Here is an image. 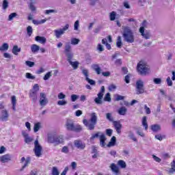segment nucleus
Masks as SVG:
<instances>
[{
  "label": "nucleus",
  "instance_id": "29",
  "mask_svg": "<svg viewBox=\"0 0 175 175\" xmlns=\"http://www.w3.org/2000/svg\"><path fill=\"white\" fill-rule=\"evenodd\" d=\"M80 43V40L79 38H71V43H70V46H76Z\"/></svg>",
  "mask_w": 175,
  "mask_h": 175
},
{
  "label": "nucleus",
  "instance_id": "54",
  "mask_svg": "<svg viewBox=\"0 0 175 175\" xmlns=\"http://www.w3.org/2000/svg\"><path fill=\"white\" fill-rule=\"evenodd\" d=\"M152 157L154 161H155V162H158L159 163H160V162L162 161V159H161V158L157 157L155 154H152Z\"/></svg>",
  "mask_w": 175,
  "mask_h": 175
},
{
  "label": "nucleus",
  "instance_id": "11",
  "mask_svg": "<svg viewBox=\"0 0 175 175\" xmlns=\"http://www.w3.org/2000/svg\"><path fill=\"white\" fill-rule=\"evenodd\" d=\"M74 146L78 148V150H84L85 148V143L80 139H76L74 141Z\"/></svg>",
  "mask_w": 175,
  "mask_h": 175
},
{
  "label": "nucleus",
  "instance_id": "18",
  "mask_svg": "<svg viewBox=\"0 0 175 175\" xmlns=\"http://www.w3.org/2000/svg\"><path fill=\"white\" fill-rule=\"evenodd\" d=\"M62 143H64V136H57L55 135V144H62Z\"/></svg>",
  "mask_w": 175,
  "mask_h": 175
},
{
  "label": "nucleus",
  "instance_id": "7",
  "mask_svg": "<svg viewBox=\"0 0 175 175\" xmlns=\"http://www.w3.org/2000/svg\"><path fill=\"white\" fill-rule=\"evenodd\" d=\"M33 151L38 158H40V157H42V152L43 151V148L39 144V141L38 139H36L34 142V148L33 149Z\"/></svg>",
  "mask_w": 175,
  "mask_h": 175
},
{
  "label": "nucleus",
  "instance_id": "16",
  "mask_svg": "<svg viewBox=\"0 0 175 175\" xmlns=\"http://www.w3.org/2000/svg\"><path fill=\"white\" fill-rule=\"evenodd\" d=\"M36 42L40 43L41 44H46V42H47V39L46 37L37 36L35 37Z\"/></svg>",
  "mask_w": 175,
  "mask_h": 175
},
{
  "label": "nucleus",
  "instance_id": "9",
  "mask_svg": "<svg viewBox=\"0 0 175 175\" xmlns=\"http://www.w3.org/2000/svg\"><path fill=\"white\" fill-rule=\"evenodd\" d=\"M139 33H141L144 39L148 40L150 39V38H151V32H150V31L146 30V29H144V27H141L139 28Z\"/></svg>",
  "mask_w": 175,
  "mask_h": 175
},
{
  "label": "nucleus",
  "instance_id": "15",
  "mask_svg": "<svg viewBox=\"0 0 175 175\" xmlns=\"http://www.w3.org/2000/svg\"><path fill=\"white\" fill-rule=\"evenodd\" d=\"M97 96L98 97L94 99L95 103H96V105H102V103H103L102 100V99H103V93L98 92Z\"/></svg>",
  "mask_w": 175,
  "mask_h": 175
},
{
  "label": "nucleus",
  "instance_id": "55",
  "mask_svg": "<svg viewBox=\"0 0 175 175\" xmlns=\"http://www.w3.org/2000/svg\"><path fill=\"white\" fill-rule=\"evenodd\" d=\"M79 98V95L77 94H72L71 95V100L72 102H76L77 100Z\"/></svg>",
  "mask_w": 175,
  "mask_h": 175
},
{
  "label": "nucleus",
  "instance_id": "35",
  "mask_svg": "<svg viewBox=\"0 0 175 175\" xmlns=\"http://www.w3.org/2000/svg\"><path fill=\"white\" fill-rule=\"evenodd\" d=\"M9 50V44L8 43H4L0 48V51H8Z\"/></svg>",
  "mask_w": 175,
  "mask_h": 175
},
{
  "label": "nucleus",
  "instance_id": "51",
  "mask_svg": "<svg viewBox=\"0 0 175 175\" xmlns=\"http://www.w3.org/2000/svg\"><path fill=\"white\" fill-rule=\"evenodd\" d=\"M116 12H112L111 14H110V20L111 21H114V20H116Z\"/></svg>",
  "mask_w": 175,
  "mask_h": 175
},
{
  "label": "nucleus",
  "instance_id": "23",
  "mask_svg": "<svg viewBox=\"0 0 175 175\" xmlns=\"http://www.w3.org/2000/svg\"><path fill=\"white\" fill-rule=\"evenodd\" d=\"M150 129H152V132H159V131H161V125L152 124L150 126Z\"/></svg>",
  "mask_w": 175,
  "mask_h": 175
},
{
  "label": "nucleus",
  "instance_id": "53",
  "mask_svg": "<svg viewBox=\"0 0 175 175\" xmlns=\"http://www.w3.org/2000/svg\"><path fill=\"white\" fill-rule=\"evenodd\" d=\"M167 81V84L169 87H172V85H173V81H172V79H170V77H168L166 79Z\"/></svg>",
  "mask_w": 175,
  "mask_h": 175
},
{
  "label": "nucleus",
  "instance_id": "20",
  "mask_svg": "<svg viewBox=\"0 0 175 175\" xmlns=\"http://www.w3.org/2000/svg\"><path fill=\"white\" fill-rule=\"evenodd\" d=\"M40 50V46L38 44H33L31 46V51L33 54H36Z\"/></svg>",
  "mask_w": 175,
  "mask_h": 175
},
{
  "label": "nucleus",
  "instance_id": "63",
  "mask_svg": "<svg viewBox=\"0 0 175 175\" xmlns=\"http://www.w3.org/2000/svg\"><path fill=\"white\" fill-rule=\"evenodd\" d=\"M50 13H57V10H46L45 11V14H50Z\"/></svg>",
  "mask_w": 175,
  "mask_h": 175
},
{
  "label": "nucleus",
  "instance_id": "1",
  "mask_svg": "<svg viewBox=\"0 0 175 175\" xmlns=\"http://www.w3.org/2000/svg\"><path fill=\"white\" fill-rule=\"evenodd\" d=\"M64 53L66 54V57H67V61L69 62L70 65L72 66L73 69H77V68H79V62H72L73 58V52L72 51L70 42H66L64 46Z\"/></svg>",
  "mask_w": 175,
  "mask_h": 175
},
{
  "label": "nucleus",
  "instance_id": "58",
  "mask_svg": "<svg viewBox=\"0 0 175 175\" xmlns=\"http://www.w3.org/2000/svg\"><path fill=\"white\" fill-rule=\"evenodd\" d=\"M58 99H65L66 98V95L64 94V93L60 92L57 95Z\"/></svg>",
  "mask_w": 175,
  "mask_h": 175
},
{
  "label": "nucleus",
  "instance_id": "57",
  "mask_svg": "<svg viewBox=\"0 0 175 175\" xmlns=\"http://www.w3.org/2000/svg\"><path fill=\"white\" fill-rule=\"evenodd\" d=\"M105 132H106V135H107V136L111 137V135H113V129H106Z\"/></svg>",
  "mask_w": 175,
  "mask_h": 175
},
{
  "label": "nucleus",
  "instance_id": "12",
  "mask_svg": "<svg viewBox=\"0 0 175 175\" xmlns=\"http://www.w3.org/2000/svg\"><path fill=\"white\" fill-rule=\"evenodd\" d=\"M113 126L118 135L121 133V129H122V124L118 121L113 122Z\"/></svg>",
  "mask_w": 175,
  "mask_h": 175
},
{
  "label": "nucleus",
  "instance_id": "39",
  "mask_svg": "<svg viewBox=\"0 0 175 175\" xmlns=\"http://www.w3.org/2000/svg\"><path fill=\"white\" fill-rule=\"evenodd\" d=\"M27 32L28 36H32V33L33 32V29H32L31 26H28L27 27Z\"/></svg>",
  "mask_w": 175,
  "mask_h": 175
},
{
  "label": "nucleus",
  "instance_id": "45",
  "mask_svg": "<svg viewBox=\"0 0 175 175\" xmlns=\"http://www.w3.org/2000/svg\"><path fill=\"white\" fill-rule=\"evenodd\" d=\"M25 65H27V66H29V68H33V66H35V62L31 61H26Z\"/></svg>",
  "mask_w": 175,
  "mask_h": 175
},
{
  "label": "nucleus",
  "instance_id": "40",
  "mask_svg": "<svg viewBox=\"0 0 175 175\" xmlns=\"http://www.w3.org/2000/svg\"><path fill=\"white\" fill-rule=\"evenodd\" d=\"M105 102H111V97L110 93H107L104 98Z\"/></svg>",
  "mask_w": 175,
  "mask_h": 175
},
{
  "label": "nucleus",
  "instance_id": "30",
  "mask_svg": "<svg viewBox=\"0 0 175 175\" xmlns=\"http://www.w3.org/2000/svg\"><path fill=\"white\" fill-rule=\"evenodd\" d=\"M142 125L145 127V131H147L148 129V124H147V117L144 116L142 118Z\"/></svg>",
  "mask_w": 175,
  "mask_h": 175
},
{
  "label": "nucleus",
  "instance_id": "42",
  "mask_svg": "<svg viewBox=\"0 0 175 175\" xmlns=\"http://www.w3.org/2000/svg\"><path fill=\"white\" fill-rule=\"evenodd\" d=\"M14 17H17V13L16 12L11 13L8 16V21H12V20H13Z\"/></svg>",
  "mask_w": 175,
  "mask_h": 175
},
{
  "label": "nucleus",
  "instance_id": "37",
  "mask_svg": "<svg viewBox=\"0 0 175 175\" xmlns=\"http://www.w3.org/2000/svg\"><path fill=\"white\" fill-rule=\"evenodd\" d=\"M8 8H9V2L8 1V0H3L2 4L3 10H6Z\"/></svg>",
  "mask_w": 175,
  "mask_h": 175
},
{
  "label": "nucleus",
  "instance_id": "48",
  "mask_svg": "<svg viewBox=\"0 0 175 175\" xmlns=\"http://www.w3.org/2000/svg\"><path fill=\"white\" fill-rule=\"evenodd\" d=\"M28 165H29V160L27 159L23 166H22L21 169L20 170V172H23V170H24V169H25Z\"/></svg>",
  "mask_w": 175,
  "mask_h": 175
},
{
  "label": "nucleus",
  "instance_id": "64",
  "mask_svg": "<svg viewBox=\"0 0 175 175\" xmlns=\"http://www.w3.org/2000/svg\"><path fill=\"white\" fill-rule=\"evenodd\" d=\"M82 73L85 77V79H87V77H88V70H87V69L82 70Z\"/></svg>",
  "mask_w": 175,
  "mask_h": 175
},
{
  "label": "nucleus",
  "instance_id": "5",
  "mask_svg": "<svg viewBox=\"0 0 175 175\" xmlns=\"http://www.w3.org/2000/svg\"><path fill=\"white\" fill-rule=\"evenodd\" d=\"M66 128L67 131H71L72 132L80 133L83 131V127L79 124H75V122L72 120H67L66 123Z\"/></svg>",
  "mask_w": 175,
  "mask_h": 175
},
{
  "label": "nucleus",
  "instance_id": "32",
  "mask_svg": "<svg viewBox=\"0 0 175 175\" xmlns=\"http://www.w3.org/2000/svg\"><path fill=\"white\" fill-rule=\"evenodd\" d=\"M100 135H102V133L97 132L96 134H92V137H90V142H92V140H94L95 139H98V137H100Z\"/></svg>",
  "mask_w": 175,
  "mask_h": 175
},
{
  "label": "nucleus",
  "instance_id": "10",
  "mask_svg": "<svg viewBox=\"0 0 175 175\" xmlns=\"http://www.w3.org/2000/svg\"><path fill=\"white\" fill-rule=\"evenodd\" d=\"M49 103V100L46 96V94L41 92L40 94V105L41 106H46Z\"/></svg>",
  "mask_w": 175,
  "mask_h": 175
},
{
  "label": "nucleus",
  "instance_id": "4",
  "mask_svg": "<svg viewBox=\"0 0 175 175\" xmlns=\"http://www.w3.org/2000/svg\"><path fill=\"white\" fill-rule=\"evenodd\" d=\"M137 71L141 76H147L150 73V66L144 62H139L137 65Z\"/></svg>",
  "mask_w": 175,
  "mask_h": 175
},
{
  "label": "nucleus",
  "instance_id": "52",
  "mask_svg": "<svg viewBox=\"0 0 175 175\" xmlns=\"http://www.w3.org/2000/svg\"><path fill=\"white\" fill-rule=\"evenodd\" d=\"M33 140V139L31 138L29 135L25 138V142L27 143V144H29V143H31Z\"/></svg>",
  "mask_w": 175,
  "mask_h": 175
},
{
  "label": "nucleus",
  "instance_id": "22",
  "mask_svg": "<svg viewBox=\"0 0 175 175\" xmlns=\"http://www.w3.org/2000/svg\"><path fill=\"white\" fill-rule=\"evenodd\" d=\"M116 142H117V138H116L115 136H113L111 138L110 142H109V144L107 145V147H114V146H116Z\"/></svg>",
  "mask_w": 175,
  "mask_h": 175
},
{
  "label": "nucleus",
  "instance_id": "33",
  "mask_svg": "<svg viewBox=\"0 0 175 175\" xmlns=\"http://www.w3.org/2000/svg\"><path fill=\"white\" fill-rule=\"evenodd\" d=\"M48 143L55 144V135H49L48 137Z\"/></svg>",
  "mask_w": 175,
  "mask_h": 175
},
{
  "label": "nucleus",
  "instance_id": "60",
  "mask_svg": "<svg viewBox=\"0 0 175 175\" xmlns=\"http://www.w3.org/2000/svg\"><path fill=\"white\" fill-rule=\"evenodd\" d=\"M62 152H64V154H68L69 152V148L68 146H64L62 149Z\"/></svg>",
  "mask_w": 175,
  "mask_h": 175
},
{
  "label": "nucleus",
  "instance_id": "31",
  "mask_svg": "<svg viewBox=\"0 0 175 175\" xmlns=\"http://www.w3.org/2000/svg\"><path fill=\"white\" fill-rule=\"evenodd\" d=\"M116 46L118 49H121V47H122V40L121 36H118Z\"/></svg>",
  "mask_w": 175,
  "mask_h": 175
},
{
  "label": "nucleus",
  "instance_id": "44",
  "mask_svg": "<svg viewBox=\"0 0 175 175\" xmlns=\"http://www.w3.org/2000/svg\"><path fill=\"white\" fill-rule=\"evenodd\" d=\"M25 77H26V79H29L30 80H35V79H36L35 76L32 75V74H31L29 72L26 73Z\"/></svg>",
  "mask_w": 175,
  "mask_h": 175
},
{
  "label": "nucleus",
  "instance_id": "36",
  "mask_svg": "<svg viewBox=\"0 0 175 175\" xmlns=\"http://www.w3.org/2000/svg\"><path fill=\"white\" fill-rule=\"evenodd\" d=\"M40 125H41L40 122H37L34 124L33 131L35 133L39 131V129H40V126H41Z\"/></svg>",
  "mask_w": 175,
  "mask_h": 175
},
{
  "label": "nucleus",
  "instance_id": "24",
  "mask_svg": "<svg viewBox=\"0 0 175 175\" xmlns=\"http://www.w3.org/2000/svg\"><path fill=\"white\" fill-rule=\"evenodd\" d=\"M127 111L128 109L125 107H122L118 110V113L120 114V116H125Z\"/></svg>",
  "mask_w": 175,
  "mask_h": 175
},
{
  "label": "nucleus",
  "instance_id": "27",
  "mask_svg": "<svg viewBox=\"0 0 175 175\" xmlns=\"http://www.w3.org/2000/svg\"><path fill=\"white\" fill-rule=\"evenodd\" d=\"M21 51V48H18V46L15 45L12 48V53L14 55H18V53Z\"/></svg>",
  "mask_w": 175,
  "mask_h": 175
},
{
  "label": "nucleus",
  "instance_id": "3",
  "mask_svg": "<svg viewBox=\"0 0 175 175\" xmlns=\"http://www.w3.org/2000/svg\"><path fill=\"white\" fill-rule=\"evenodd\" d=\"M83 122L89 131H94L95 126L98 124V116H96V113L92 112L90 114L89 122L87 119H83Z\"/></svg>",
  "mask_w": 175,
  "mask_h": 175
},
{
  "label": "nucleus",
  "instance_id": "13",
  "mask_svg": "<svg viewBox=\"0 0 175 175\" xmlns=\"http://www.w3.org/2000/svg\"><path fill=\"white\" fill-rule=\"evenodd\" d=\"M10 161H12V157L10 154H7L0 157V162L2 163H7Z\"/></svg>",
  "mask_w": 175,
  "mask_h": 175
},
{
  "label": "nucleus",
  "instance_id": "61",
  "mask_svg": "<svg viewBox=\"0 0 175 175\" xmlns=\"http://www.w3.org/2000/svg\"><path fill=\"white\" fill-rule=\"evenodd\" d=\"M97 50H98V51H100V52L104 51H105V49H103V45H102V44H98L97 45Z\"/></svg>",
  "mask_w": 175,
  "mask_h": 175
},
{
  "label": "nucleus",
  "instance_id": "19",
  "mask_svg": "<svg viewBox=\"0 0 175 175\" xmlns=\"http://www.w3.org/2000/svg\"><path fill=\"white\" fill-rule=\"evenodd\" d=\"M106 136L105 134H101L100 135V146L101 147H105L106 146Z\"/></svg>",
  "mask_w": 175,
  "mask_h": 175
},
{
  "label": "nucleus",
  "instance_id": "62",
  "mask_svg": "<svg viewBox=\"0 0 175 175\" xmlns=\"http://www.w3.org/2000/svg\"><path fill=\"white\" fill-rule=\"evenodd\" d=\"M79 21H76L75 24H74V29H75V31H77V29H79Z\"/></svg>",
  "mask_w": 175,
  "mask_h": 175
},
{
  "label": "nucleus",
  "instance_id": "41",
  "mask_svg": "<svg viewBox=\"0 0 175 175\" xmlns=\"http://www.w3.org/2000/svg\"><path fill=\"white\" fill-rule=\"evenodd\" d=\"M52 175H59V171L57 167H52Z\"/></svg>",
  "mask_w": 175,
  "mask_h": 175
},
{
  "label": "nucleus",
  "instance_id": "26",
  "mask_svg": "<svg viewBox=\"0 0 175 175\" xmlns=\"http://www.w3.org/2000/svg\"><path fill=\"white\" fill-rule=\"evenodd\" d=\"M169 174H174L175 173V160L171 163V168L168 170Z\"/></svg>",
  "mask_w": 175,
  "mask_h": 175
},
{
  "label": "nucleus",
  "instance_id": "25",
  "mask_svg": "<svg viewBox=\"0 0 175 175\" xmlns=\"http://www.w3.org/2000/svg\"><path fill=\"white\" fill-rule=\"evenodd\" d=\"M110 167L111 171L113 172V173H116V174H118V173H120V170L116 164L111 163Z\"/></svg>",
  "mask_w": 175,
  "mask_h": 175
},
{
  "label": "nucleus",
  "instance_id": "21",
  "mask_svg": "<svg viewBox=\"0 0 175 175\" xmlns=\"http://www.w3.org/2000/svg\"><path fill=\"white\" fill-rule=\"evenodd\" d=\"M92 69H93V70H95L96 71V73L97 75H100V72H101V69H100V67L99 66V64H92Z\"/></svg>",
  "mask_w": 175,
  "mask_h": 175
},
{
  "label": "nucleus",
  "instance_id": "43",
  "mask_svg": "<svg viewBox=\"0 0 175 175\" xmlns=\"http://www.w3.org/2000/svg\"><path fill=\"white\" fill-rule=\"evenodd\" d=\"M33 3H35V2L31 1L29 5V8L30 9V10H31V12H35L36 10V7H35V5H33Z\"/></svg>",
  "mask_w": 175,
  "mask_h": 175
},
{
  "label": "nucleus",
  "instance_id": "6",
  "mask_svg": "<svg viewBox=\"0 0 175 175\" xmlns=\"http://www.w3.org/2000/svg\"><path fill=\"white\" fill-rule=\"evenodd\" d=\"M135 92L136 95H142L146 92V90H144V81L142 79H139L136 81Z\"/></svg>",
  "mask_w": 175,
  "mask_h": 175
},
{
  "label": "nucleus",
  "instance_id": "8",
  "mask_svg": "<svg viewBox=\"0 0 175 175\" xmlns=\"http://www.w3.org/2000/svg\"><path fill=\"white\" fill-rule=\"evenodd\" d=\"M68 29H69L68 24L66 25L62 29L55 30V36L57 39H59V38H61V36L64 35V33H65V31H68Z\"/></svg>",
  "mask_w": 175,
  "mask_h": 175
},
{
  "label": "nucleus",
  "instance_id": "34",
  "mask_svg": "<svg viewBox=\"0 0 175 175\" xmlns=\"http://www.w3.org/2000/svg\"><path fill=\"white\" fill-rule=\"evenodd\" d=\"M118 166L121 167L122 169H125V167H126V163H125V161L123 160H119L118 161Z\"/></svg>",
  "mask_w": 175,
  "mask_h": 175
},
{
  "label": "nucleus",
  "instance_id": "50",
  "mask_svg": "<svg viewBox=\"0 0 175 175\" xmlns=\"http://www.w3.org/2000/svg\"><path fill=\"white\" fill-rule=\"evenodd\" d=\"M53 75H51V72H48L44 76L43 79L44 80H49L50 77H51Z\"/></svg>",
  "mask_w": 175,
  "mask_h": 175
},
{
  "label": "nucleus",
  "instance_id": "2",
  "mask_svg": "<svg viewBox=\"0 0 175 175\" xmlns=\"http://www.w3.org/2000/svg\"><path fill=\"white\" fill-rule=\"evenodd\" d=\"M122 38L124 42L127 43H134L135 42V33L133 30L129 26H122Z\"/></svg>",
  "mask_w": 175,
  "mask_h": 175
},
{
  "label": "nucleus",
  "instance_id": "47",
  "mask_svg": "<svg viewBox=\"0 0 175 175\" xmlns=\"http://www.w3.org/2000/svg\"><path fill=\"white\" fill-rule=\"evenodd\" d=\"M85 80H86V81H88V83L89 84H90V85H95V84H96L95 81H94V80H92V79H90L88 77H86Z\"/></svg>",
  "mask_w": 175,
  "mask_h": 175
},
{
  "label": "nucleus",
  "instance_id": "59",
  "mask_svg": "<svg viewBox=\"0 0 175 175\" xmlns=\"http://www.w3.org/2000/svg\"><path fill=\"white\" fill-rule=\"evenodd\" d=\"M124 96H121V95H119V94L116 95V101L124 100Z\"/></svg>",
  "mask_w": 175,
  "mask_h": 175
},
{
  "label": "nucleus",
  "instance_id": "38",
  "mask_svg": "<svg viewBox=\"0 0 175 175\" xmlns=\"http://www.w3.org/2000/svg\"><path fill=\"white\" fill-rule=\"evenodd\" d=\"M106 118L108 120V121H110V122H114V118H113V116H111V113H106Z\"/></svg>",
  "mask_w": 175,
  "mask_h": 175
},
{
  "label": "nucleus",
  "instance_id": "14",
  "mask_svg": "<svg viewBox=\"0 0 175 175\" xmlns=\"http://www.w3.org/2000/svg\"><path fill=\"white\" fill-rule=\"evenodd\" d=\"M8 118H9V113H8V111L2 110L1 116L0 117V120L5 122V121H8Z\"/></svg>",
  "mask_w": 175,
  "mask_h": 175
},
{
  "label": "nucleus",
  "instance_id": "17",
  "mask_svg": "<svg viewBox=\"0 0 175 175\" xmlns=\"http://www.w3.org/2000/svg\"><path fill=\"white\" fill-rule=\"evenodd\" d=\"M29 96L31 98L33 103H36V101L38 100V92H36V91L30 92Z\"/></svg>",
  "mask_w": 175,
  "mask_h": 175
},
{
  "label": "nucleus",
  "instance_id": "49",
  "mask_svg": "<svg viewBox=\"0 0 175 175\" xmlns=\"http://www.w3.org/2000/svg\"><path fill=\"white\" fill-rule=\"evenodd\" d=\"M153 82L154 84H161L162 83V79L161 78H154L153 79Z\"/></svg>",
  "mask_w": 175,
  "mask_h": 175
},
{
  "label": "nucleus",
  "instance_id": "56",
  "mask_svg": "<svg viewBox=\"0 0 175 175\" xmlns=\"http://www.w3.org/2000/svg\"><path fill=\"white\" fill-rule=\"evenodd\" d=\"M108 90L110 92L114 91L115 90H117V86H116L114 84H111L109 86Z\"/></svg>",
  "mask_w": 175,
  "mask_h": 175
},
{
  "label": "nucleus",
  "instance_id": "46",
  "mask_svg": "<svg viewBox=\"0 0 175 175\" xmlns=\"http://www.w3.org/2000/svg\"><path fill=\"white\" fill-rule=\"evenodd\" d=\"M57 105L59 106H65L66 105H68V101L65 100H59L57 101Z\"/></svg>",
  "mask_w": 175,
  "mask_h": 175
},
{
  "label": "nucleus",
  "instance_id": "28",
  "mask_svg": "<svg viewBox=\"0 0 175 175\" xmlns=\"http://www.w3.org/2000/svg\"><path fill=\"white\" fill-rule=\"evenodd\" d=\"M128 137H129V139H131L133 142H135V143H137V139L136 138V137H135V134L133 133V131H129Z\"/></svg>",
  "mask_w": 175,
  "mask_h": 175
}]
</instances>
